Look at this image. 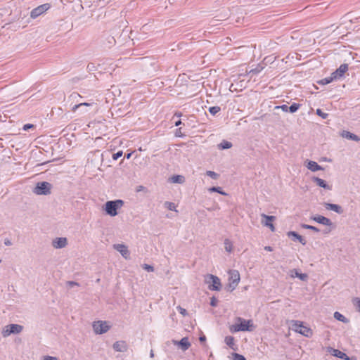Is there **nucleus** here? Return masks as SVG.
<instances>
[{
    "label": "nucleus",
    "instance_id": "a19ab883",
    "mask_svg": "<svg viewBox=\"0 0 360 360\" xmlns=\"http://www.w3.org/2000/svg\"><path fill=\"white\" fill-rule=\"evenodd\" d=\"M353 304L356 307L357 310L360 312V298L359 297L354 298Z\"/></svg>",
    "mask_w": 360,
    "mask_h": 360
},
{
    "label": "nucleus",
    "instance_id": "cd10ccee",
    "mask_svg": "<svg viewBox=\"0 0 360 360\" xmlns=\"http://www.w3.org/2000/svg\"><path fill=\"white\" fill-rule=\"evenodd\" d=\"M185 181V178L182 175H174L171 177V181L175 184H182Z\"/></svg>",
    "mask_w": 360,
    "mask_h": 360
},
{
    "label": "nucleus",
    "instance_id": "4d7b16f0",
    "mask_svg": "<svg viewBox=\"0 0 360 360\" xmlns=\"http://www.w3.org/2000/svg\"><path fill=\"white\" fill-rule=\"evenodd\" d=\"M131 154H132L131 153H126L124 155V158L129 159L131 158Z\"/></svg>",
    "mask_w": 360,
    "mask_h": 360
},
{
    "label": "nucleus",
    "instance_id": "6ab92c4d",
    "mask_svg": "<svg viewBox=\"0 0 360 360\" xmlns=\"http://www.w3.org/2000/svg\"><path fill=\"white\" fill-rule=\"evenodd\" d=\"M323 206L326 210L334 211L338 214H342L344 212L343 208L340 205L337 204L324 202Z\"/></svg>",
    "mask_w": 360,
    "mask_h": 360
},
{
    "label": "nucleus",
    "instance_id": "2eb2a0df",
    "mask_svg": "<svg viewBox=\"0 0 360 360\" xmlns=\"http://www.w3.org/2000/svg\"><path fill=\"white\" fill-rule=\"evenodd\" d=\"M114 248L120 252V253L122 255V256L125 258L128 259L129 257V251L127 248V247L124 244H115L114 245Z\"/></svg>",
    "mask_w": 360,
    "mask_h": 360
},
{
    "label": "nucleus",
    "instance_id": "680f3d73",
    "mask_svg": "<svg viewBox=\"0 0 360 360\" xmlns=\"http://www.w3.org/2000/svg\"><path fill=\"white\" fill-rule=\"evenodd\" d=\"M4 244H5L6 245H11V241H10V240H6V241L4 242Z\"/></svg>",
    "mask_w": 360,
    "mask_h": 360
},
{
    "label": "nucleus",
    "instance_id": "0eeeda50",
    "mask_svg": "<svg viewBox=\"0 0 360 360\" xmlns=\"http://www.w3.org/2000/svg\"><path fill=\"white\" fill-rule=\"evenodd\" d=\"M207 278L208 280H207V283H209L208 288L210 290L219 291L221 288L220 279L217 276L212 274H208Z\"/></svg>",
    "mask_w": 360,
    "mask_h": 360
},
{
    "label": "nucleus",
    "instance_id": "1a4fd4ad",
    "mask_svg": "<svg viewBox=\"0 0 360 360\" xmlns=\"http://www.w3.org/2000/svg\"><path fill=\"white\" fill-rule=\"evenodd\" d=\"M51 8V5L48 3L40 5L37 8L32 10L30 12V17L33 19L37 18Z\"/></svg>",
    "mask_w": 360,
    "mask_h": 360
},
{
    "label": "nucleus",
    "instance_id": "0e129e2a",
    "mask_svg": "<svg viewBox=\"0 0 360 360\" xmlns=\"http://www.w3.org/2000/svg\"><path fill=\"white\" fill-rule=\"evenodd\" d=\"M175 115H176L177 117H181V113H175Z\"/></svg>",
    "mask_w": 360,
    "mask_h": 360
},
{
    "label": "nucleus",
    "instance_id": "49530a36",
    "mask_svg": "<svg viewBox=\"0 0 360 360\" xmlns=\"http://www.w3.org/2000/svg\"><path fill=\"white\" fill-rule=\"evenodd\" d=\"M175 135L177 137H184L185 134L181 131V127L176 129Z\"/></svg>",
    "mask_w": 360,
    "mask_h": 360
},
{
    "label": "nucleus",
    "instance_id": "9d476101",
    "mask_svg": "<svg viewBox=\"0 0 360 360\" xmlns=\"http://www.w3.org/2000/svg\"><path fill=\"white\" fill-rule=\"evenodd\" d=\"M310 219H311L319 224H323L324 226H333V223L331 221V220L330 219H328L324 216H322V215L316 214V215L311 216Z\"/></svg>",
    "mask_w": 360,
    "mask_h": 360
},
{
    "label": "nucleus",
    "instance_id": "58836bf2",
    "mask_svg": "<svg viewBox=\"0 0 360 360\" xmlns=\"http://www.w3.org/2000/svg\"><path fill=\"white\" fill-rule=\"evenodd\" d=\"M106 39L108 43V47H109V48L115 44V39L112 36H110V35L108 36Z\"/></svg>",
    "mask_w": 360,
    "mask_h": 360
},
{
    "label": "nucleus",
    "instance_id": "3c124183",
    "mask_svg": "<svg viewBox=\"0 0 360 360\" xmlns=\"http://www.w3.org/2000/svg\"><path fill=\"white\" fill-rule=\"evenodd\" d=\"M67 285L70 288H73L75 286H79V284L77 282L75 281H68Z\"/></svg>",
    "mask_w": 360,
    "mask_h": 360
},
{
    "label": "nucleus",
    "instance_id": "dca6fc26",
    "mask_svg": "<svg viewBox=\"0 0 360 360\" xmlns=\"http://www.w3.org/2000/svg\"><path fill=\"white\" fill-rule=\"evenodd\" d=\"M287 235L289 238H291L293 241H299L303 245H305L307 243L306 240L296 231H288Z\"/></svg>",
    "mask_w": 360,
    "mask_h": 360
},
{
    "label": "nucleus",
    "instance_id": "412c9836",
    "mask_svg": "<svg viewBox=\"0 0 360 360\" xmlns=\"http://www.w3.org/2000/svg\"><path fill=\"white\" fill-rule=\"evenodd\" d=\"M341 135L343 138H345L349 140H352L354 141H360V138L357 135H356L350 131H345V130L342 131Z\"/></svg>",
    "mask_w": 360,
    "mask_h": 360
},
{
    "label": "nucleus",
    "instance_id": "8fccbe9b",
    "mask_svg": "<svg viewBox=\"0 0 360 360\" xmlns=\"http://www.w3.org/2000/svg\"><path fill=\"white\" fill-rule=\"evenodd\" d=\"M86 68H87V70L89 72H92V71H94L96 70V66H95V65L94 63H91L88 64Z\"/></svg>",
    "mask_w": 360,
    "mask_h": 360
},
{
    "label": "nucleus",
    "instance_id": "39448f33",
    "mask_svg": "<svg viewBox=\"0 0 360 360\" xmlns=\"http://www.w3.org/2000/svg\"><path fill=\"white\" fill-rule=\"evenodd\" d=\"M23 329V326L19 324L11 323L7 325L2 331V335L7 337L11 334L20 333Z\"/></svg>",
    "mask_w": 360,
    "mask_h": 360
},
{
    "label": "nucleus",
    "instance_id": "c756f323",
    "mask_svg": "<svg viewBox=\"0 0 360 360\" xmlns=\"http://www.w3.org/2000/svg\"><path fill=\"white\" fill-rule=\"evenodd\" d=\"M300 106H301V104L297 103H293L290 106H288V112H289L290 113H294L300 109Z\"/></svg>",
    "mask_w": 360,
    "mask_h": 360
},
{
    "label": "nucleus",
    "instance_id": "393cba45",
    "mask_svg": "<svg viewBox=\"0 0 360 360\" xmlns=\"http://www.w3.org/2000/svg\"><path fill=\"white\" fill-rule=\"evenodd\" d=\"M78 5L82 7V8H92L90 11L92 12L97 5H93L91 1H78Z\"/></svg>",
    "mask_w": 360,
    "mask_h": 360
},
{
    "label": "nucleus",
    "instance_id": "a18cd8bd",
    "mask_svg": "<svg viewBox=\"0 0 360 360\" xmlns=\"http://www.w3.org/2000/svg\"><path fill=\"white\" fill-rule=\"evenodd\" d=\"M288 105H287L285 104H283L281 105H278V106L275 107L276 109H281L283 112H288Z\"/></svg>",
    "mask_w": 360,
    "mask_h": 360
},
{
    "label": "nucleus",
    "instance_id": "c9c22d12",
    "mask_svg": "<svg viewBox=\"0 0 360 360\" xmlns=\"http://www.w3.org/2000/svg\"><path fill=\"white\" fill-rule=\"evenodd\" d=\"M316 114L323 119H326L328 116V113L323 112L320 108L316 109Z\"/></svg>",
    "mask_w": 360,
    "mask_h": 360
},
{
    "label": "nucleus",
    "instance_id": "f03ea898",
    "mask_svg": "<svg viewBox=\"0 0 360 360\" xmlns=\"http://www.w3.org/2000/svg\"><path fill=\"white\" fill-rule=\"evenodd\" d=\"M292 329L306 338H311L313 335L312 330L303 325V322L298 320L290 321Z\"/></svg>",
    "mask_w": 360,
    "mask_h": 360
},
{
    "label": "nucleus",
    "instance_id": "de8ad7c7",
    "mask_svg": "<svg viewBox=\"0 0 360 360\" xmlns=\"http://www.w3.org/2000/svg\"><path fill=\"white\" fill-rule=\"evenodd\" d=\"M217 303H218V300H217V299L214 296L211 297V299H210V305L212 307H216L217 305Z\"/></svg>",
    "mask_w": 360,
    "mask_h": 360
},
{
    "label": "nucleus",
    "instance_id": "f3484780",
    "mask_svg": "<svg viewBox=\"0 0 360 360\" xmlns=\"http://www.w3.org/2000/svg\"><path fill=\"white\" fill-rule=\"evenodd\" d=\"M311 180L314 183H315L317 186H319L321 188H323L326 190H331L332 186H330L325 180L317 177V176H313L311 178Z\"/></svg>",
    "mask_w": 360,
    "mask_h": 360
},
{
    "label": "nucleus",
    "instance_id": "a878e982",
    "mask_svg": "<svg viewBox=\"0 0 360 360\" xmlns=\"http://www.w3.org/2000/svg\"><path fill=\"white\" fill-rule=\"evenodd\" d=\"M232 143L226 140H223L219 145L218 148L221 150L229 149L232 147Z\"/></svg>",
    "mask_w": 360,
    "mask_h": 360
},
{
    "label": "nucleus",
    "instance_id": "5701e85b",
    "mask_svg": "<svg viewBox=\"0 0 360 360\" xmlns=\"http://www.w3.org/2000/svg\"><path fill=\"white\" fill-rule=\"evenodd\" d=\"M291 276L292 277H297L300 278L302 281H307L308 276L307 274H302L300 273L299 271L296 269H294L291 271Z\"/></svg>",
    "mask_w": 360,
    "mask_h": 360
},
{
    "label": "nucleus",
    "instance_id": "4468645a",
    "mask_svg": "<svg viewBox=\"0 0 360 360\" xmlns=\"http://www.w3.org/2000/svg\"><path fill=\"white\" fill-rule=\"evenodd\" d=\"M172 342L175 345H179L183 351H186L191 347V343L187 337L181 338L179 341L173 340Z\"/></svg>",
    "mask_w": 360,
    "mask_h": 360
},
{
    "label": "nucleus",
    "instance_id": "4be33fe9",
    "mask_svg": "<svg viewBox=\"0 0 360 360\" xmlns=\"http://www.w3.org/2000/svg\"><path fill=\"white\" fill-rule=\"evenodd\" d=\"M307 167L311 172H316L319 170H323V168L319 165L316 162L309 160L307 163Z\"/></svg>",
    "mask_w": 360,
    "mask_h": 360
},
{
    "label": "nucleus",
    "instance_id": "423d86ee",
    "mask_svg": "<svg viewBox=\"0 0 360 360\" xmlns=\"http://www.w3.org/2000/svg\"><path fill=\"white\" fill-rule=\"evenodd\" d=\"M229 273L230 275L229 290L231 292L236 289L240 281V274L237 270H230Z\"/></svg>",
    "mask_w": 360,
    "mask_h": 360
},
{
    "label": "nucleus",
    "instance_id": "6e6552de",
    "mask_svg": "<svg viewBox=\"0 0 360 360\" xmlns=\"http://www.w3.org/2000/svg\"><path fill=\"white\" fill-rule=\"evenodd\" d=\"M93 328L96 334L101 335L110 329V326L108 325L106 321H98L94 322Z\"/></svg>",
    "mask_w": 360,
    "mask_h": 360
},
{
    "label": "nucleus",
    "instance_id": "052dcab7",
    "mask_svg": "<svg viewBox=\"0 0 360 360\" xmlns=\"http://www.w3.org/2000/svg\"><path fill=\"white\" fill-rule=\"evenodd\" d=\"M49 162H50V161H46V162H42V163H41V164H38V165H37V167H39V166H41V165H46V164H47V163H49Z\"/></svg>",
    "mask_w": 360,
    "mask_h": 360
},
{
    "label": "nucleus",
    "instance_id": "7ed1b4c3",
    "mask_svg": "<svg viewBox=\"0 0 360 360\" xmlns=\"http://www.w3.org/2000/svg\"><path fill=\"white\" fill-rule=\"evenodd\" d=\"M124 204L122 200H110L105 202L104 210L107 214L110 217H115L117 214V210Z\"/></svg>",
    "mask_w": 360,
    "mask_h": 360
},
{
    "label": "nucleus",
    "instance_id": "e433bc0d",
    "mask_svg": "<svg viewBox=\"0 0 360 360\" xmlns=\"http://www.w3.org/2000/svg\"><path fill=\"white\" fill-rule=\"evenodd\" d=\"M206 174L213 179H217L219 176V174L214 171H207Z\"/></svg>",
    "mask_w": 360,
    "mask_h": 360
},
{
    "label": "nucleus",
    "instance_id": "72a5a7b5",
    "mask_svg": "<svg viewBox=\"0 0 360 360\" xmlns=\"http://www.w3.org/2000/svg\"><path fill=\"white\" fill-rule=\"evenodd\" d=\"M224 245L226 251L231 252L232 251L233 248L232 243L229 239H225Z\"/></svg>",
    "mask_w": 360,
    "mask_h": 360
},
{
    "label": "nucleus",
    "instance_id": "f257e3e1",
    "mask_svg": "<svg viewBox=\"0 0 360 360\" xmlns=\"http://www.w3.org/2000/svg\"><path fill=\"white\" fill-rule=\"evenodd\" d=\"M238 323H235L229 327L231 333H234L239 331H252L255 326L252 320H245L241 317L236 318Z\"/></svg>",
    "mask_w": 360,
    "mask_h": 360
},
{
    "label": "nucleus",
    "instance_id": "bb28decb",
    "mask_svg": "<svg viewBox=\"0 0 360 360\" xmlns=\"http://www.w3.org/2000/svg\"><path fill=\"white\" fill-rule=\"evenodd\" d=\"M334 318L339 321H341L344 323H347L349 322V320L344 316L342 315V314H340V312L338 311H335L334 313V315H333Z\"/></svg>",
    "mask_w": 360,
    "mask_h": 360
},
{
    "label": "nucleus",
    "instance_id": "ddd939ff",
    "mask_svg": "<svg viewBox=\"0 0 360 360\" xmlns=\"http://www.w3.org/2000/svg\"><path fill=\"white\" fill-rule=\"evenodd\" d=\"M327 351L332 355L338 357L341 359L348 360L349 356L345 352H341L339 349H334L333 347H327Z\"/></svg>",
    "mask_w": 360,
    "mask_h": 360
},
{
    "label": "nucleus",
    "instance_id": "6e6d98bb",
    "mask_svg": "<svg viewBox=\"0 0 360 360\" xmlns=\"http://www.w3.org/2000/svg\"><path fill=\"white\" fill-rule=\"evenodd\" d=\"M199 341H200V342H205L206 341V337H205V335H203L200 336V338H199Z\"/></svg>",
    "mask_w": 360,
    "mask_h": 360
},
{
    "label": "nucleus",
    "instance_id": "20e7f679",
    "mask_svg": "<svg viewBox=\"0 0 360 360\" xmlns=\"http://www.w3.org/2000/svg\"><path fill=\"white\" fill-rule=\"evenodd\" d=\"M52 185L47 181H41L37 183L33 189V193L37 195H46L51 193Z\"/></svg>",
    "mask_w": 360,
    "mask_h": 360
},
{
    "label": "nucleus",
    "instance_id": "473e14b6",
    "mask_svg": "<svg viewBox=\"0 0 360 360\" xmlns=\"http://www.w3.org/2000/svg\"><path fill=\"white\" fill-rule=\"evenodd\" d=\"M264 67L263 65L259 64L255 68L250 70L249 74L257 75L264 69Z\"/></svg>",
    "mask_w": 360,
    "mask_h": 360
},
{
    "label": "nucleus",
    "instance_id": "e2e57ef3",
    "mask_svg": "<svg viewBox=\"0 0 360 360\" xmlns=\"http://www.w3.org/2000/svg\"><path fill=\"white\" fill-rule=\"evenodd\" d=\"M150 356L151 358L154 357V353H153V350H150Z\"/></svg>",
    "mask_w": 360,
    "mask_h": 360
},
{
    "label": "nucleus",
    "instance_id": "09e8293b",
    "mask_svg": "<svg viewBox=\"0 0 360 360\" xmlns=\"http://www.w3.org/2000/svg\"><path fill=\"white\" fill-rule=\"evenodd\" d=\"M177 309H178L179 311L180 312V314H181L184 316L188 315V312H187L186 309H185L184 308H182L181 307L179 306V307H177Z\"/></svg>",
    "mask_w": 360,
    "mask_h": 360
},
{
    "label": "nucleus",
    "instance_id": "79ce46f5",
    "mask_svg": "<svg viewBox=\"0 0 360 360\" xmlns=\"http://www.w3.org/2000/svg\"><path fill=\"white\" fill-rule=\"evenodd\" d=\"M233 360H246L245 357L238 353H233Z\"/></svg>",
    "mask_w": 360,
    "mask_h": 360
},
{
    "label": "nucleus",
    "instance_id": "bf43d9fd",
    "mask_svg": "<svg viewBox=\"0 0 360 360\" xmlns=\"http://www.w3.org/2000/svg\"><path fill=\"white\" fill-rule=\"evenodd\" d=\"M182 124H183L182 121L181 120H179L178 121H176L175 122V126H179V125Z\"/></svg>",
    "mask_w": 360,
    "mask_h": 360
},
{
    "label": "nucleus",
    "instance_id": "b1692460",
    "mask_svg": "<svg viewBox=\"0 0 360 360\" xmlns=\"http://www.w3.org/2000/svg\"><path fill=\"white\" fill-rule=\"evenodd\" d=\"M224 342L233 350L236 351L238 349L233 336H226L224 339Z\"/></svg>",
    "mask_w": 360,
    "mask_h": 360
},
{
    "label": "nucleus",
    "instance_id": "37998d69",
    "mask_svg": "<svg viewBox=\"0 0 360 360\" xmlns=\"http://www.w3.org/2000/svg\"><path fill=\"white\" fill-rule=\"evenodd\" d=\"M89 105H91V104L89 103H82L74 105V107L72 108V110L75 111L76 109H77L82 106H89Z\"/></svg>",
    "mask_w": 360,
    "mask_h": 360
},
{
    "label": "nucleus",
    "instance_id": "13d9d810",
    "mask_svg": "<svg viewBox=\"0 0 360 360\" xmlns=\"http://www.w3.org/2000/svg\"><path fill=\"white\" fill-rule=\"evenodd\" d=\"M264 250L271 252L273 250V248L271 246H265Z\"/></svg>",
    "mask_w": 360,
    "mask_h": 360
},
{
    "label": "nucleus",
    "instance_id": "a211bd4d",
    "mask_svg": "<svg viewBox=\"0 0 360 360\" xmlns=\"http://www.w3.org/2000/svg\"><path fill=\"white\" fill-rule=\"evenodd\" d=\"M67 244V238L63 237L56 238L52 242V245L56 249L63 248Z\"/></svg>",
    "mask_w": 360,
    "mask_h": 360
},
{
    "label": "nucleus",
    "instance_id": "5fc2aeb1",
    "mask_svg": "<svg viewBox=\"0 0 360 360\" xmlns=\"http://www.w3.org/2000/svg\"><path fill=\"white\" fill-rule=\"evenodd\" d=\"M44 360H58V359L55 356H46L44 357Z\"/></svg>",
    "mask_w": 360,
    "mask_h": 360
},
{
    "label": "nucleus",
    "instance_id": "7c9ffc66",
    "mask_svg": "<svg viewBox=\"0 0 360 360\" xmlns=\"http://www.w3.org/2000/svg\"><path fill=\"white\" fill-rule=\"evenodd\" d=\"M335 79L333 77V76L331 75L330 77H326V78H323L319 81H318V84H321V85H326V84H328L329 83H330L331 82H333Z\"/></svg>",
    "mask_w": 360,
    "mask_h": 360
},
{
    "label": "nucleus",
    "instance_id": "9b49d317",
    "mask_svg": "<svg viewBox=\"0 0 360 360\" xmlns=\"http://www.w3.org/2000/svg\"><path fill=\"white\" fill-rule=\"evenodd\" d=\"M261 217L263 219H265L264 221V220L262 221V224L264 226L269 227L271 229V231H275V226L273 224V221L276 219V217L275 216L266 215L265 214H262Z\"/></svg>",
    "mask_w": 360,
    "mask_h": 360
},
{
    "label": "nucleus",
    "instance_id": "f704fd0d",
    "mask_svg": "<svg viewBox=\"0 0 360 360\" xmlns=\"http://www.w3.org/2000/svg\"><path fill=\"white\" fill-rule=\"evenodd\" d=\"M220 110H221V108L219 106H212V107L209 108V112L212 115H215Z\"/></svg>",
    "mask_w": 360,
    "mask_h": 360
},
{
    "label": "nucleus",
    "instance_id": "603ef678",
    "mask_svg": "<svg viewBox=\"0 0 360 360\" xmlns=\"http://www.w3.org/2000/svg\"><path fill=\"white\" fill-rule=\"evenodd\" d=\"M34 128V125L32 124H26L23 126L22 129L25 131H27L30 129Z\"/></svg>",
    "mask_w": 360,
    "mask_h": 360
},
{
    "label": "nucleus",
    "instance_id": "f8f14e48",
    "mask_svg": "<svg viewBox=\"0 0 360 360\" xmlns=\"http://www.w3.org/2000/svg\"><path fill=\"white\" fill-rule=\"evenodd\" d=\"M348 70V65L346 63L340 65V66L331 75L335 79H339Z\"/></svg>",
    "mask_w": 360,
    "mask_h": 360
},
{
    "label": "nucleus",
    "instance_id": "c03bdc74",
    "mask_svg": "<svg viewBox=\"0 0 360 360\" xmlns=\"http://www.w3.org/2000/svg\"><path fill=\"white\" fill-rule=\"evenodd\" d=\"M122 155H123V153L122 150L117 151V153H115L112 155V159L115 160H117V159L121 158Z\"/></svg>",
    "mask_w": 360,
    "mask_h": 360
},
{
    "label": "nucleus",
    "instance_id": "c85d7f7f",
    "mask_svg": "<svg viewBox=\"0 0 360 360\" xmlns=\"http://www.w3.org/2000/svg\"><path fill=\"white\" fill-rule=\"evenodd\" d=\"M209 191L211 193L216 192L222 195H227L228 194L223 191L221 187L219 186H212L209 188Z\"/></svg>",
    "mask_w": 360,
    "mask_h": 360
},
{
    "label": "nucleus",
    "instance_id": "ea45409f",
    "mask_svg": "<svg viewBox=\"0 0 360 360\" xmlns=\"http://www.w3.org/2000/svg\"><path fill=\"white\" fill-rule=\"evenodd\" d=\"M142 268L147 271L148 272H153L154 271V267L150 264H143L142 265Z\"/></svg>",
    "mask_w": 360,
    "mask_h": 360
},
{
    "label": "nucleus",
    "instance_id": "aec40b11",
    "mask_svg": "<svg viewBox=\"0 0 360 360\" xmlns=\"http://www.w3.org/2000/svg\"><path fill=\"white\" fill-rule=\"evenodd\" d=\"M112 347L114 350L120 352H124L127 350V345L124 341H116Z\"/></svg>",
    "mask_w": 360,
    "mask_h": 360
},
{
    "label": "nucleus",
    "instance_id": "4c0bfd02",
    "mask_svg": "<svg viewBox=\"0 0 360 360\" xmlns=\"http://www.w3.org/2000/svg\"><path fill=\"white\" fill-rule=\"evenodd\" d=\"M165 207H167L169 210H175L176 205L174 202L166 201L165 202Z\"/></svg>",
    "mask_w": 360,
    "mask_h": 360
},
{
    "label": "nucleus",
    "instance_id": "2f4dec72",
    "mask_svg": "<svg viewBox=\"0 0 360 360\" xmlns=\"http://www.w3.org/2000/svg\"><path fill=\"white\" fill-rule=\"evenodd\" d=\"M300 226L302 228L304 229L311 230V231H315V232H319L320 231L319 229H318L316 226H311V225H309V224H301Z\"/></svg>",
    "mask_w": 360,
    "mask_h": 360
},
{
    "label": "nucleus",
    "instance_id": "864d4df0",
    "mask_svg": "<svg viewBox=\"0 0 360 360\" xmlns=\"http://www.w3.org/2000/svg\"><path fill=\"white\" fill-rule=\"evenodd\" d=\"M146 191L147 188L145 186H139L136 188V192H140V191Z\"/></svg>",
    "mask_w": 360,
    "mask_h": 360
}]
</instances>
